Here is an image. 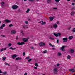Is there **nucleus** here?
<instances>
[{
  "label": "nucleus",
  "mask_w": 75,
  "mask_h": 75,
  "mask_svg": "<svg viewBox=\"0 0 75 75\" xmlns=\"http://www.w3.org/2000/svg\"><path fill=\"white\" fill-rule=\"evenodd\" d=\"M7 49V48H2L1 50V51H5Z\"/></svg>",
  "instance_id": "nucleus-14"
},
{
  "label": "nucleus",
  "mask_w": 75,
  "mask_h": 75,
  "mask_svg": "<svg viewBox=\"0 0 75 75\" xmlns=\"http://www.w3.org/2000/svg\"><path fill=\"white\" fill-rule=\"evenodd\" d=\"M1 37H6V36L4 35H1Z\"/></svg>",
  "instance_id": "nucleus-52"
},
{
  "label": "nucleus",
  "mask_w": 75,
  "mask_h": 75,
  "mask_svg": "<svg viewBox=\"0 0 75 75\" xmlns=\"http://www.w3.org/2000/svg\"><path fill=\"white\" fill-rule=\"evenodd\" d=\"M30 48L31 49H32V50H34V47H33V46H32L31 47H30Z\"/></svg>",
  "instance_id": "nucleus-38"
},
{
  "label": "nucleus",
  "mask_w": 75,
  "mask_h": 75,
  "mask_svg": "<svg viewBox=\"0 0 75 75\" xmlns=\"http://www.w3.org/2000/svg\"><path fill=\"white\" fill-rule=\"evenodd\" d=\"M30 11V9H28L26 11V13H28Z\"/></svg>",
  "instance_id": "nucleus-34"
},
{
  "label": "nucleus",
  "mask_w": 75,
  "mask_h": 75,
  "mask_svg": "<svg viewBox=\"0 0 75 75\" xmlns=\"http://www.w3.org/2000/svg\"><path fill=\"white\" fill-rule=\"evenodd\" d=\"M57 24H59V21H57Z\"/></svg>",
  "instance_id": "nucleus-58"
},
{
  "label": "nucleus",
  "mask_w": 75,
  "mask_h": 75,
  "mask_svg": "<svg viewBox=\"0 0 75 75\" xmlns=\"http://www.w3.org/2000/svg\"><path fill=\"white\" fill-rule=\"evenodd\" d=\"M28 20L29 21H30V20H31L30 19H28Z\"/></svg>",
  "instance_id": "nucleus-64"
},
{
  "label": "nucleus",
  "mask_w": 75,
  "mask_h": 75,
  "mask_svg": "<svg viewBox=\"0 0 75 75\" xmlns=\"http://www.w3.org/2000/svg\"><path fill=\"white\" fill-rule=\"evenodd\" d=\"M13 26H14V25H13V24H11L9 25V27H13Z\"/></svg>",
  "instance_id": "nucleus-32"
},
{
  "label": "nucleus",
  "mask_w": 75,
  "mask_h": 75,
  "mask_svg": "<svg viewBox=\"0 0 75 75\" xmlns=\"http://www.w3.org/2000/svg\"><path fill=\"white\" fill-rule=\"evenodd\" d=\"M39 45H40V46H44V45H45V43L42 42L40 43L39 44Z\"/></svg>",
  "instance_id": "nucleus-7"
},
{
  "label": "nucleus",
  "mask_w": 75,
  "mask_h": 75,
  "mask_svg": "<svg viewBox=\"0 0 75 75\" xmlns=\"http://www.w3.org/2000/svg\"><path fill=\"white\" fill-rule=\"evenodd\" d=\"M53 9L54 10H56V9H57V8H54Z\"/></svg>",
  "instance_id": "nucleus-50"
},
{
  "label": "nucleus",
  "mask_w": 75,
  "mask_h": 75,
  "mask_svg": "<svg viewBox=\"0 0 75 75\" xmlns=\"http://www.w3.org/2000/svg\"><path fill=\"white\" fill-rule=\"evenodd\" d=\"M54 49H55V48H52V50H54Z\"/></svg>",
  "instance_id": "nucleus-62"
},
{
  "label": "nucleus",
  "mask_w": 75,
  "mask_h": 75,
  "mask_svg": "<svg viewBox=\"0 0 75 75\" xmlns=\"http://www.w3.org/2000/svg\"><path fill=\"white\" fill-rule=\"evenodd\" d=\"M51 47H55V45H52Z\"/></svg>",
  "instance_id": "nucleus-55"
},
{
  "label": "nucleus",
  "mask_w": 75,
  "mask_h": 75,
  "mask_svg": "<svg viewBox=\"0 0 75 75\" xmlns=\"http://www.w3.org/2000/svg\"><path fill=\"white\" fill-rule=\"evenodd\" d=\"M38 64L37 63H35V65L36 66V67H38Z\"/></svg>",
  "instance_id": "nucleus-27"
},
{
  "label": "nucleus",
  "mask_w": 75,
  "mask_h": 75,
  "mask_svg": "<svg viewBox=\"0 0 75 75\" xmlns=\"http://www.w3.org/2000/svg\"><path fill=\"white\" fill-rule=\"evenodd\" d=\"M1 5H2V6H3L4 4V2H1Z\"/></svg>",
  "instance_id": "nucleus-21"
},
{
  "label": "nucleus",
  "mask_w": 75,
  "mask_h": 75,
  "mask_svg": "<svg viewBox=\"0 0 75 75\" xmlns=\"http://www.w3.org/2000/svg\"><path fill=\"white\" fill-rule=\"evenodd\" d=\"M53 27L54 28H57L58 27V25L56 24H55L54 25H53Z\"/></svg>",
  "instance_id": "nucleus-13"
},
{
  "label": "nucleus",
  "mask_w": 75,
  "mask_h": 75,
  "mask_svg": "<svg viewBox=\"0 0 75 75\" xmlns=\"http://www.w3.org/2000/svg\"><path fill=\"white\" fill-rule=\"evenodd\" d=\"M25 44V43L24 42H18L17 43L18 45H23V44Z\"/></svg>",
  "instance_id": "nucleus-8"
},
{
  "label": "nucleus",
  "mask_w": 75,
  "mask_h": 75,
  "mask_svg": "<svg viewBox=\"0 0 75 75\" xmlns=\"http://www.w3.org/2000/svg\"><path fill=\"white\" fill-rule=\"evenodd\" d=\"M75 72V70L74 69V70L72 71V72Z\"/></svg>",
  "instance_id": "nucleus-51"
},
{
  "label": "nucleus",
  "mask_w": 75,
  "mask_h": 75,
  "mask_svg": "<svg viewBox=\"0 0 75 75\" xmlns=\"http://www.w3.org/2000/svg\"><path fill=\"white\" fill-rule=\"evenodd\" d=\"M33 68L34 69H37L38 68L37 67H33Z\"/></svg>",
  "instance_id": "nucleus-42"
},
{
  "label": "nucleus",
  "mask_w": 75,
  "mask_h": 75,
  "mask_svg": "<svg viewBox=\"0 0 75 75\" xmlns=\"http://www.w3.org/2000/svg\"><path fill=\"white\" fill-rule=\"evenodd\" d=\"M72 9H75V7H73L72 8Z\"/></svg>",
  "instance_id": "nucleus-57"
},
{
  "label": "nucleus",
  "mask_w": 75,
  "mask_h": 75,
  "mask_svg": "<svg viewBox=\"0 0 75 75\" xmlns=\"http://www.w3.org/2000/svg\"><path fill=\"white\" fill-rule=\"evenodd\" d=\"M30 59V57L29 56H28L26 58V59Z\"/></svg>",
  "instance_id": "nucleus-39"
},
{
  "label": "nucleus",
  "mask_w": 75,
  "mask_h": 75,
  "mask_svg": "<svg viewBox=\"0 0 75 75\" xmlns=\"http://www.w3.org/2000/svg\"><path fill=\"white\" fill-rule=\"evenodd\" d=\"M5 22L6 23H10V22H11V21L8 19H6L5 20Z\"/></svg>",
  "instance_id": "nucleus-10"
},
{
  "label": "nucleus",
  "mask_w": 75,
  "mask_h": 75,
  "mask_svg": "<svg viewBox=\"0 0 75 75\" xmlns=\"http://www.w3.org/2000/svg\"><path fill=\"white\" fill-rule=\"evenodd\" d=\"M57 67H59V64H57Z\"/></svg>",
  "instance_id": "nucleus-47"
},
{
  "label": "nucleus",
  "mask_w": 75,
  "mask_h": 75,
  "mask_svg": "<svg viewBox=\"0 0 75 75\" xmlns=\"http://www.w3.org/2000/svg\"><path fill=\"white\" fill-rule=\"evenodd\" d=\"M65 46H63L61 48L60 50L61 51H65Z\"/></svg>",
  "instance_id": "nucleus-3"
},
{
  "label": "nucleus",
  "mask_w": 75,
  "mask_h": 75,
  "mask_svg": "<svg viewBox=\"0 0 75 75\" xmlns=\"http://www.w3.org/2000/svg\"><path fill=\"white\" fill-rule=\"evenodd\" d=\"M25 23H26V24H28V21H26Z\"/></svg>",
  "instance_id": "nucleus-48"
},
{
  "label": "nucleus",
  "mask_w": 75,
  "mask_h": 75,
  "mask_svg": "<svg viewBox=\"0 0 75 75\" xmlns=\"http://www.w3.org/2000/svg\"><path fill=\"white\" fill-rule=\"evenodd\" d=\"M29 1H31L32 2H34V1H35V0H29Z\"/></svg>",
  "instance_id": "nucleus-35"
},
{
  "label": "nucleus",
  "mask_w": 75,
  "mask_h": 75,
  "mask_svg": "<svg viewBox=\"0 0 75 75\" xmlns=\"http://www.w3.org/2000/svg\"><path fill=\"white\" fill-rule=\"evenodd\" d=\"M22 36H24V33H22Z\"/></svg>",
  "instance_id": "nucleus-61"
},
{
  "label": "nucleus",
  "mask_w": 75,
  "mask_h": 75,
  "mask_svg": "<svg viewBox=\"0 0 75 75\" xmlns=\"http://www.w3.org/2000/svg\"><path fill=\"white\" fill-rule=\"evenodd\" d=\"M16 33V31L14 30H12L11 31V34H15Z\"/></svg>",
  "instance_id": "nucleus-17"
},
{
  "label": "nucleus",
  "mask_w": 75,
  "mask_h": 75,
  "mask_svg": "<svg viewBox=\"0 0 75 75\" xmlns=\"http://www.w3.org/2000/svg\"><path fill=\"white\" fill-rule=\"evenodd\" d=\"M58 42H59V40H57V43H58Z\"/></svg>",
  "instance_id": "nucleus-49"
},
{
  "label": "nucleus",
  "mask_w": 75,
  "mask_h": 75,
  "mask_svg": "<svg viewBox=\"0 0 75 75\" xmlns=\"http://www.w3.org/2000/svg\"><path fill=\"white\" fill-rule=\"evenodd\" d=\"M24 1H27V0H24Z\"/></svg>",
  "instance_id": "nucleus-63"
},
{
  "label": "nucleus",
  "mask_w": 75,
  "mask_h": 75,
  "mask_svg": "<svg viewBox=\"0 0 75 75\" xmlns=\"http://www.w3.org/2000/svg\"><path fill=\"white\" fill-rule=\"evenodd\" d=\"M57 55L58 56H61V54L59 52L57 54Z\"/></svg>",
  "instance_id": "nucleus-22"
},
{
  "label": "nucleus",
  "mask_w": 75,
  "mask_h": 75,
  "mask_svg": "<svg viewBox=\"0 0 75 75\" xmlns=\"http://www.w3.org/2000/svg\"><path fill=\"white\" fill-rule=\"evenodd\" d=\"M8 45V47H10V46H11V45H12V44H11V43H9Z\"/></svg>",
  "instance_id": "nucleus-37"
},
{
  "label": "nucleus",
  "mask_w": 75,
  "mask_h": 75,
  "mask_svg": "<svg viewBox=\"0 0 75 75\" xmlns=\"http://www.w3.org/2000/svg\"><path fill=\"white\" fill-rule=\"evenodd\" d=\"M67 40L68 38H67V37L64 38H63V42H67Z\"/></svg>",
  "instance_id": "nucleus-2"
},
{
  "label": "nucleus",
  "mask_w": 75,
  "mask_h": 75,
  "mask_svg": "<svg viewBox=\"0 0 75 75\" xmlns=\"http://www.w3.org/2000/svg\"><path fill=\"white\" fill-rule=\"evenodd\" d=\"M18 36H16V40H17V39H18Z\"/></svg>",
  "instance_id": "nucleus-46"
},
{
  "label": "nucleus",
  "mask_w": 75,
  "mask_h": 75,
  "mask_svg": "<svg viewBox=\"0 0 75 75\" xmlns=\"http://www.w3.org/2000/svg\"><path fill=\"white\" fill-rule=\"evenodd\" d=\"M41 22H42V23H41V25H44L45 24H46V22H43V21H41L40 22H39V23H41Z\"/></svg>",
  "instance_id": "nucleus-6"
},
{
  "label": "nucleus",
  "mask_w": 75,
  "mask_h": 75,
  "mask_svg": "<svg viewBox=\"0 0 75 75\" xmlns=\"http://www.w3.org/2000/svg\"><path fill=\"white\" fill-rule=\"evenodd\" d=\"M53 71L54 72V73L55 72L56 73H57L58 72V69L57 68H55L53 70Z\"/></svg>",
  "instance_id": "nucleus-4"
},
{
  "label": "nucleus",
  "mask_w": 75,
  "mask_h": 75,
  "mask_svg": "<svg viewBox=\"0 0 75 75\" xmlns=\"http://www.w3.org/2000/svg\"><path fill=\"white\" fill-rule=\"evenodd\" d=\"M49 45L50 46H51V47L52 46V44H51V43H49Z\"/></svg>",
  "instance_id": "nucleus-54"
},
{
  "label": "nucleus",
  "mask_w": 75,
  "mask_h": 75,
  "mask_svg": "<svg viewBox=\"0 0 75 75\" xmlns=\"http://www.w3.org/2000/svg\"><path fill=\"white\" fill-rule=\"evenodd\" d=\"M33 59H30L29 60H28V62H30Z\"/></svg>",
  "instance_id": "nucleus-40"
},
{
  "label": "nucleus",
  "mask_w": 75,
  "mask_h": 75,
  "mask_svg": "<svg viewBox=\"0 0 75 75\" xmlns=\"http://www.w3.org/2000/svg\"><path fill=\"white\" fill-rule=\"evenodd\" d=\"M3 61H5V60L6 59V57H3Z\"/></svg>",
  "instance_id": "nucleus-33"
},
{
  "label": "nucleus",
  "mask_w": 75,
  "mask_h": 75,
  "mask_svg": "<svg viewBox=\"0 0 75 75\" xmlns=\"http://www.w3.org/2000/svg\"><path fill=\"white\" fill-rule=\"evenodd\" d=\"M67 59H71V57L69 55H68L67 57Z\"/></svg>",
  "instance_id": "nucleus-25"
},
{
  "label": "nucleus",
  "mask_w": 75,
  "mask_h": 75,
  "mask_svg": "<svg viewBox=\"0 0 75 75\" xmlns=\"http://www.w3.org/2000/svg\"><path fill=\"white\" fill-rule=\"evenodd\" d=\"M2 72L1 71H0V74H2Z\"/></svg>",
  "instance_id": "nucleus-59"
},
{
  "label": "nucleus",
  "mask_w": 75,
  "mask_h": 75,
  "mask_svg": "<svg viewBox=\"0 0 75 75\" xmlns=\"http://www.w3.org/2000/svg\"><path fill=\"white\" fill-rule=\"evenodd\" d=\"M21 33H23V31H22L21 32Z\"/></svg>",
  "instance_id": "nucleus-60"
},
{
  "label": "nucleus",
  "mask_w": 75,
  "mask_h": 75,
  "mask_svg": "<svg viewBox=\"0 0 75 75\" xmlns=\"http://www.w3.org/2000/svg\"><path fill=\"white\" fill-rule=\"evenodd\" d=\"M6 26V25L5 24H3L1 26V28H2L3 27H4Z\"/></svg>",
  "instance_id": "nucleus-18"
},
{
  "label": "nucleus",
  "mask_w": 75,
  "mask_h": 75,
  "mask_svg": "<svg viewBox=\"0 0 75 75\" xmlns=\"http://www.w3.org/2000/svg\"><path fill=\"white\" fill-rule=\"evenodd\" d=\"M57 34L58 37H60V36H61V33H58Z\"/></svg>",
  "instance_id": "nucleus-19"
},
{
  "label": "nucleus",
  "mask_w": 75,
  "mask_h": 75,
  "mask_svg": "<svg viewBox=\"0 0 75 75\" xmlns=\"http://www.w3.org/2000/svg\"><path fill=\"white\" fill-rule=\"evenodd\" d=\"M5 65H8V66H10V64H8V63H5Z\"/></svg>",
  "instance_id": "nucleus-44"
},
{
  "label": "nucleus",
  "mask_w": 75,
  "mask_h": 75,
  "mask_svg": "<svg viewBox=\"0 0 75 75\" xmlns=\"http://www.w3.org/2000/svg\"><path fill=\"white\" fill-rule=\"evenodd\" d=\"M28 39L25 38L23 39V41L24 42H27L28 41Z\"/></svg>",
  "instance_id": "nucleus-9"
},
{
  "label": "nucleus",
  "mask_w": 75,
  "mask_h": 75,
  "mask_svg": "<svg viewBox=\"0 0 75 75\" xmlns=\"http://www.w3.org/2000/svg\"><path fill=\"white\" fill-rule=\"evenodd\" d=\"M54 35H55V36H56V37H58V35L57 34V33H54Z\"/></svg>",
  "instance_id": "nucleus-28"
},
{
  "label": "nucleus",
  "mask_w": 75,
  "mask_h": 75,
  "mask_svg": "<svg viewBox=\"0 0 75 75\" xmlns=\"http://www.w3.org/2000/svg\"><path fill=\"white\" fill-rule=\"evenodd\" d=\"M25 52H24L23 53V56H25Z\"/></svg>",
  "instance_id": "nucleus-43"
},
{
  "label": "nucleus",
  "mask_w": 75,
  "mask_h": 75,
  "mask_svg": "<svg viewBox=\"0 0 75 75\" xmlns=\"http://www.w3.org/2000/svg\"><path fill=\"white\" fill-rule=\"evenodd\" d=\"M72 6H74V5H75L74 3H72Z\"/></svg>",
  "instance_id": "nucleus-53"
},
{
  "label": "nucleus",
  "mask_w": 75,
  "mask_h": 75,
  "mask_svg": "<svg viewBox=\"0 0 75 75\" xmlns=\"http://www.w3.org/2000/svg\"><path fill=\"white\" fill-rule=\"evenodd\" d=\"M27 73H25L24 75H27Z\"/></svg>",
  "instance_id": "nucleus-56"
},
{
  "label": "nucleus",
  "mask_w": 75,
  "mask_h": 75,
  "mask_svg": "<svg viewBox=\"0 0 75 75\" xmlns=\"http://www.w3.org/2000/svg\"><path fill=\"white\" fill-rule=\"evenodd\" d=\"M21 58L19 57H18L16 59V60H21Z\"/></svg>",
  "instance_id": "nucleus-16"
},
{
  "label": "nucleus",
  "mask_w": 75,
  "mask_h": 75,
  "mask_svg": "<svg viewBox=\"0 0 75 75\" xmlns=\"http://www.w3.org/2000/svg\"><path fill=\"white\" fill-rule=\"evenodd\" d=\"M51 1V0H47V2L48 3H50Z\"/></svg>",
  "instance_id": "nucleus-24"
},
{
  "label": "nucleus",
  "mask_w": 75,
  "mask_h": 75,
  "mask_svg": "<svg viewBox=\"0 0 75 75\" xmlns=\"http://www.w3.org/2000/svg\"><path fill=\"white\" fill-rule=\"evenodd\" d=\"M55 18V16L53 17H49V20H50V21H53V20Z\"/></svg>",
  "instance_id": "nucleus-5"
},
{
  "label": "nucleus",
  "mask_w": 75,
  "mask_h": 75,
  "mask_svg": "<svg viewBox=\"0 0 75 75\" xmlns=\"http://www.w3.org/2000/svg\"><path fill=\"white\" fill-rule=\"evenodd\" d=\"M73 38V37L72 36L69 37V40H72Z\"/></svg>",
  "instance_id": "nucleus-15"
},
{
  "label": "nucleus",
  "mask_w": 75,
  "mask_h": 75,
  "mask_svg": "<svg viewBox=\"0 0 75 75\" xmlns=\"http://www.w3.org/2000/svg\"><path fill=\"white\" fill-rule=\"evenodd\" d=\"M72 32H75V28H73L72 30Z\"/></svg>",
  "instance_id": "nucleus-26"
},
{
  "label": "nucleus",
  "mask_w": 75,
  "mask_h": 75,
  "mask_svg": "<svg viewBox=\"0 0 75 75\" xmlns=\"http://www.w3.org/2000/svg\"><path fill=\"white\" fill-rule=\"evenodd\" d=\"M17 56V55H14L12 56V58H13V59H14V58H16Z\"/></svg>",
  "instance_id": "nucleus-12"
},
{
  "label": "nucleus",
  "mask_w": 75,
  "mask_h": 75,
  "mask_svg": "<svg viewBox=\"0 0 75 75\" xmlns=\"http://www.w3.org/2000/svg\"><path fill=\"white\" fill-rule=\"evenodd\" d=\"M74 70V69H69V71L70 72H71V71H72Z\"/></svg>",
  "instance_id": "nucleus-29"
},
{
  "label": "nucleus",
  "mask_w": 75,
  "mask_h": 75,
  "mask_svg": "<svg viewBox=\"0 0 75 75\" xmlns=\"http://www.w3.org/2000/svg\"><path fill=\"white\" fill-rule=\"evenodd\" d=\"M47 51L45 50L43 51V53H47Z\"/></svg>",
  "instance_id": "nucleus-41"
},
{
  "label": "nucleus",
  "mask_w": 75,
  "mask_h": 75,
  "mask_svg": "<svg viewBox=\"0 0 75 75\" xmlns=\"http://www.w3.org/2000/svg\"><path fill=\"white\" fill-rule=\"evenodd\" d=\"M71 15H73L74 14H75V12H72L71 13Z\"/></svg>",
  "instance_id": "nucleus-30"
},
{
  "label": "nucleus",
  "mask_w": 75,
  "mask_h": 75,
  "mask_svg": "<svg viewBox=\"0 0 75 75\" xmlns=\"http://www.w3.org/2000/svg\"><path fill=\"white\" fill-rule=\"evenodd\" d=\"M23 27L24 28V29H25V28H28V27L27 26H24Z\"/></svg>",
  "instance_id": "nucleus-23"
},
{
  "label": "nucleus",
  "mask_w": 75,
  "mask_h": 75,
  "mask_svg": "<svg viewBox=\"0 0 75 75\" xmlns=\"http://www.w3.org/2000/svg\"><path fill=\"white\" fill-rule=\"evenodd\" d=\"M55 1L57 3H58L60 1V0H55Z\"/></svg>",
  "instance_id": "nucleus-36"
},
{
  "label": "nucleus",
  "mask_w": 75,
  "mask_h": 75,
  "mask_svg": "<svg viewBox=\"0 0 75 75\" xmlns=\"http://www.w3.org/2000/svg\"><path fill=\"white\" fill-rule=\"evenodd\" d=\"M12 8L13 10H16V9H17L18 8V6L16 5H14L12 6Z\"/></svg>",
  "instance_id": "nucleus-1"
},
{
  "label": "nucleus",
  "mask_w": 75,
  "mask_h": 75,
  "mask_svg": "<svg viewBox=\"0 0 75 75\" xmlns=\"http://www.w3.org/2000/svg\"><path fill=\"white\" fill-rule=\"evenodd\" d=\"M70 52L71 53V54H72V53H74V50H73L72 49H71L70 50Z\"/></svg>",
  "instance_id": "nucleus-11"
},
{
  "label": "nucleus",
  "mask_w": 75,
  "mask_h": 75,
  "mask_svg": "<svg viewBox=\"0 0 75 75\" xmlns=\"http://www.w3.org/2000/svg\"><path fill=\"white\" fill-rule=\"evenodd\" d=\"M49 39H50V40H54V38L52 37H50L49 38Z\"/></svg>",
  "instance_id": "nucleus-31"
},
{
  "label": "nucleus",
  "mask_w": 75,
  "mask_h": 75,
  "mask_svg": "<svg viewBox=\"0 0 75 75\" xmlns=\"http://www.w3.org/2000/svg\"><path fill=\"white\" fill-rule=\"evenodd\" d=\"M3 74H5V75H6V74H7V72H5L4 73H3Z\"/></svg>",
  "instance_id": "nucleus-45"
},
{
  "label": "nucleus",
  "mask_w": 75,
  "mask_h": 75,
  "mask_svg": "<svg viewBox=\"0 0 75 75\" xmlns=\"http://www.w3.org/2000/svg\"><path fill=\"white\" fill-rule=\"evenodd\" d=\"M8 48H9V49H11V50H16V48H13V47H9Z\"/></svg>",
  "instance_id": "nucleus-20"
}]
</instances>
